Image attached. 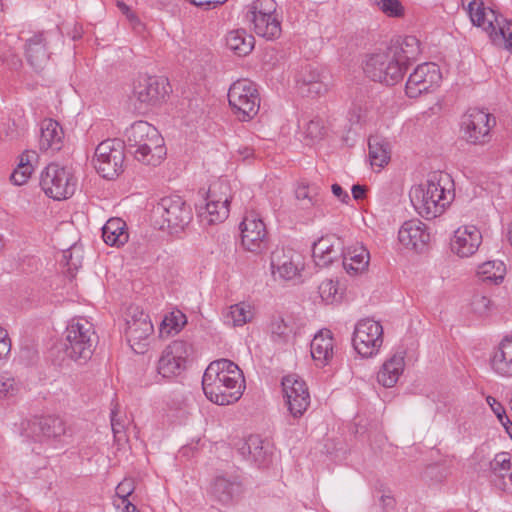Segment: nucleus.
<instances>
[{
  "mask_svg": "<svg viewBox=\"0 0 512 512\" xmlns=\"http://www.w3.org/2000/svg\"><path fill=\"white\" fill-rule=\"evenodd\" d=\"M205 396L218 405L238 401L245 389L243 373L237 364L228 359L211 362L202 377Z\"/></svg>",
  "mask_w": 512,
  "mask_h": 512,
  "instance_id": "f257e3e1",
  "label": "nucleus"
},
{
  "mask_svg": "<svg viewBox=\"0 0 512 512\" xmlns=\"http://www.w3.org/2000/svg\"><path fill=\"white\" fill-rule=\"evenodd\" d=\"M448 174L433 172L425 183L412 187L409 196L414 209L430 220L440 216L453 200V192L446 187Z\"/></svg>",
  "mask_w": 512,
  "mask_h": 512,
  "instance_id": "f03ea898",
  "label": "nucleus"
},
{
  "mask_svg": "<svg viewBox=\"0 0 512 512\" xmlns=\"http://www.w3.org/2000/svg\"><path fill=\"white\" fill-rule=\"evenodd\" d=\"M125 143L129 148H135V159L145 165L157 166L166 156L163 137L146 121H136L126 129Z\"/></svg>",
  "mask_w": 512,
  "mask_h": 512,
  "instance_id": "7ed1b4c3",
  "label": "nucleus"
},
{
  "mask_svg": "<svg viewBox=\"0 0 512 512\" xmlns=\"http://www.w3.org/2000/svg\"><path fill=\"white\" fill-rule=\"evenodd\" d=\"M97 336L93 324L84 318H73L66 328L65 353L73 361L85 364L91 359Z\"/></svg>",
  "mask_w": 512,
  "mask_h": 512,
  "instance_id": "20e7f679",
  "label": "nucleus"
},
{
  "mask_svg": "<svg viewBox=\"0 0 512 512\" xmlns=\"http://www.w3.org/2000/svg\"><path fill=\"white\" fill-rule=\"evenodd\" d=\"M467 10L474 25L482 27L494 42L502 43L512 53V21L506 20L490 8H485L481 0L476 5H467Z\"/></svg>",
  "mask_w": 512,
  "mask_h": 512,
  "instance_id": "39448f33",
  "label": "nucleus"
},
{
  "mask_svg": "<svg viewBox=\"0 0 512 512\" xmlns=\"http://www.w3.org/2000/svg\"><path fill=\"white\" fill-rule=\"evenodd\" d=\"M276 7L274 0H255L246 7V21L258 36L267 40L277 39L282 32Z\"/></svg>",
  "mask_w": 512,
  "mask_h": 512,
  "instance_id": "423d86ee",
  "label": "nucleus"
},
{
  "mask_svg": "<svg viewBox=\"0 0 512 512\" xmlns=\"http://www.w3.org/2000/svg\"><path fill=\"white\" fill-rule=\"evenodd\" d=\"M40 186L48 197L64 200L74 195L77 179L67 167L50 163L41 173Z\"/></svg>",
  "mask_w": 512,
  "mask_h": 512,
  "instance_id": "0eeeda50",
  "label": "nucleus"
},
{
  "mask_svg": "<svg viewBox=\"0 0 512 512\" xmlns=\"http://www.w3.org/2000/svg\"><path fill=\"white\" fill-rule=\"evenodd\" d=\"M228 101L240 121L251 120L260 108V96L256 84L247 79L238 80L230 86Z\"/></svg>",
  "mask_w": 512,
  "mask_h": 512,
  "instance_id": "6e6552de",
  "label": "nucleus"
},
{
  "mask_svg": "<svg viewBox=\"0 0 512 512\" xmlns=\"http://www.w3.org/2000/svg\"><path fill=\"white\" fill-rule=\"evenodd\" d=\"M154 212L162 219L160 229H167L170 233L184 230L193 217L191 207L178 195L163 197Z\"/></svg>",
  "mask_w": 512,
  "mask_h": 512,
  "instance_id": "1a4fd4ad",
  "label": "nucleus"
},
{
  "mask_svg": "<svg viewBox=\"0 0 512 512\" xmlns=\"http://www.w3.org/2000/svg\"><path fill=\"white\" fill-rule=\"evenodd\" d=\"M124 159V143L118 139H107L96 147L93 163L103 178L112 180L123 172Z\"/></svg>",
  "mask_w": 512,
  "mask_h": 512,
  "instance_id": "9d476101",
  "label": "nucleus"
},
{
  "mask_svg": "<svg viewBox=\"0 0 512 512\" xmlns=\"http://www.w3.org/2000/svg\"><path fill=\"white\" fill-rule=\"evenodd\" d=\"M192 344L184 340H175L163 350L157 365V372L163 378L171 379L182 375L193 356Z\"/></svg>",
  "mask_w": 512,
  "mask_h": 512,
  "instance_id": "9b49d317",
  "label": "nucleus"
},
{
  "mask_svg": "<svg viewBox=\"0 0 512 512\" xmlns=\"http://www.w3.org/2000/svg\"><path fill=\"white\" fill-rule=\"evenodd\" d=\"M352 344L363 358L373 357L383 344V327L372 319H362L354 328Z\"/></svg>",
  "mask_w": 512,
  "mask_h": 512,
  "instance_id": "f8f14e48",
  "label": "nucleus"
},
{
  "mask_svg": "<svg viewBox=\"0 0 512 512\" xmlns=\"http://www.w3.org/2000/svg\"><path fill=\"white\" fill-rule=\"evenodd\" d=\"M241 243L245 250L256 255L266 252L269 248V237L266 225L256 212L246 214L240 223Z\"/></svg>",
  "mask_w": 512,
  "mask_h": 512,
  "instance_id": "ddd939ff",
  "label": "nucleus"
},
{
  "mask_svg": "<svg viewBox=\"0 0 512 512\" xmlns=\"http://www.w3.org/2000/svg\"><path fill=\"white\" fill-rule=\"evenodd\" d=\"M495 118L484 110L469 109L461 121L463 138L471 144H484L489 141Z\"/></svg>",
  "mask_w": 512,
  "mask_h": 512,
  "instance_id": "4468645a",
  "label": "nucleus"
},
{
  "mask_svg": "<svg viewBox=\"0 0 512 512\" xmlns=\"http://www.w3.org/2000/svg\"><path fill=\"white\" fill-rule=\"evenodd\" d=\"M363 70L372 81L385 85H394L404 76L400 66L386 51L370 55L365 61Z\"/></svg>",
  "mask_w": 512,
  "mask_h": 512,
  "instance_id": "2eb2a0df",
  "label": "nucleus"
},
{
  "mask_svg": "<svg viewBox=\"0 0 512 512\" xmlns=\"http://www.w3.org/2000/svg\"><path fill=\"white\" fill-rule=\"evenodd\" d=\"M229 185L226 181L219 180L210 185L207 192L204 211L200 216L209 224L223 222L229 215Z\"/></svg>",
  "mask_w": 512,
  "mask_h": 512,
  "instance_id": "dca6fc26",
  "label": "nucleus"
},
{
  "mask_svg": "<svg viewBox=\"0 0 512 512\" xmlns=\"http://www.w3.org/2000/svg\"><path fill=\"white\" fill-rule=\"evenodd\" d=\"M290 414L301 417L310 405V394L305 381L297 374H288L281 381Z\"/></svg>",
  "mask_w": 512,
  "mask_h": 512,
  "instance_id": "f3484780",
  "label": "nucleus"
},
{
  "mask_svg": "<svg viewBox=\"0 0 512 512\" xmlns=\"http://www.w3.org/2000/svg\"><path fill=\"white\" fill-rule=\"evenodd\" d=\"M65 432V422L58 416L33 417L22 424V434L39 442L59 438Z\"/></svg>",
  "mask_w": 512,
  "mask_h": 512,
  "instance_id": "a211bd4d",
  "label": "nucleus"
},
{
  "mask_svg": "<svg viewBox=\"0 0 512 512\" xmlns=\"http://www.w3.org/2000/svg\"><path fill=\"white\" fill-rule=\"evenodd\" d=\"M296 87L302 96L312 98L322 96L329 89V75L318 66L307 64L296 76Z\"/></svg>",
  "mask_w": 512,
  "mask_h": 512,
  "instance_id": "6ab92c4d",
  "label": "nucleus"
},
{
  "mask_svg": "<svg viewBox=\"0 0 512 512\" xmlns=\"http://www.w3.org/2000/svg\"><path fill=\"white\" fill-rule=\"evenodd\" d=\"M441 80L439 67L432 62H426L418 65L413 73L410 74L405 91L409 98H417L422 93L429 92Z\"/></svg>",
  "mask_w": 512,
  "mask_h": 512,
  "instance_id": "aec40b11",
  "label": "nucleus"
},
{
  "mask_svg": "<svg viewBox=\"0 0 512 512\" xmlns=\"http://www.w3.org/2000/svg\"><path fill=\"white\" fill-rule=\"evenodd\" d=\"M272 274L275 279L292 280L303 268L302 257L290 248L277 247L270 257Z\"/></svg>",
  "mask_w": 512,
  "mask_h": 512,
  "instance_id": "412c9836",
  "label": "nucleus"
},
{
  "mask_svg": "<svg viewBox=\"0 0 512 512\" xmlns=\"http://www.w3.org/2000/svg\"><path fill=\"white\" fill-rule=\"evenodd\" d=\"M126 325V337L131 348L138 354L144 353L146 341L154 330L149 316L140 311L127 319Z\"/></svg>",
  "mask_w": 512,
  "mask_h": 512,
  "instance_id": "4be33fe9",
  "label": "nucleus"
},
{
  "mask_svg": "<svg viewBox=\"0 0 512 512\" xmlns=\"http://www.w3.org/2000/svg\"><path fill=\"white\" fill-rule=\"evenodd\" d=\"M169 88V83L165 78L144 77L135 85L134 95L142 104L155 105L165 99Z\"/></svg>",
  "mask_w": 512,
  "mask_h": 512,
  "instance_id": "5701e85b",
  "label": "nucleus"
},
{
  "mask_svg": "<svg viewBox=\"0 0 512 512\" xmlns=\"http://www.w3.org/2000/svg\"><path fill=\"white\" fill-rule=\"evenodd\" d=\"M386 52L404 74L408 66L420 55V43L415 36H405L392 41Z\"/></svg>",
  "mask_w": 512,
  "mask_h": 512,
  "instance_id": "b1692460",
  "label": "nucleus"
},
{
  "mask_svg": "<svg viewBox=\"0 0 512 512\" xmlns=\"http://www.w3.org/2000/svg\"><path fill=\"white\" fill-rule=\"evenodd\" d=\"M239 454L258 467L267 466L272 459L273 447L259 435H250L238 448Z\"/></svg>",
  "mask_w": 512,
  "mask_h": 512,
  "instance_id": "393cba45",
  "label": "nucleus"
},
{
  "mask_svg": "<svg viewBox=\"0 0 512 512\" xmlns=\"http://www.w3.org/2000/svg\"><path fill=\"white\" fill-rule=\"evenodd\" d=\"M482 243V234L474 225L459 227L451 240V250L459 257H470Z\"/></svg>",
  "mask_w": 512,
  "mask_h": 512,
  "instance_id": "a878e982",
  "label": "nucleus"
},
{
  "mask_svg": "<svg viewBox=\"0 0 512 512\" xmlns=\"http://www.w3.org/2000/svg\"><path fill=\"white\" fill-rule=\"evenodd\" d=\"M242 491L243 485L237 475H218L211 485L212 496L222 504L232 503Z\"/></svg>",
  "mask_w": 512,
  "mask_h": 512,
  "instance_id": "bb28decb",
  "label": "nucleus"
},
{
  "mask_svg": "<svg viewBox=\"0 0 512 512\" xmlns=\"http://www.w3.org/2000/svg\"><path fill=\"white\" fill-rule=\"evenodd\" d=\"M343 251L340 239L334 236L321 237L314 243L312 253L315 264L319 267H328L341 258Z\"/></svg>",
  "mask_w": 512,
  "mask_h": 512,
  "instance_id": "cd10ccee",
  "label": "nucleus"
},
{
  "mask_svg": "<svg viewBox=\"0 0 512 512\" xmlns=\"http://www.w3.org/2000/svg\"><path fill=\"white\" fill-rule=\"evenodd\" d=\"M492 371L500 377H512V337H505L493 350L490 359Z\"/></svg>",
  "mask_w": 512,
  "mask_h": 512,
  "instance_id": "c85d7f7f",
  "label": "nucleus"
},
{
  "mask_svg": "<svg viewBox=\"0 0 512 512\" xmlns=\"http://www.w3.org/2000/svg\"><path fill=\"white\" fill-rule=\"evenodd\" d=\"M429 238V233L425 231V225L418 220L404 222L398 232L399 241L412 249L423 248Z\"/></svg>",
  "mask_w": 512,
  "mask_h": 512,
  "instance_id": "c756f323",
  "label": "nucleus"
},
{
  "mask_svg": "<svg viewBox=\"0 0 512 512\" xmlns=\"http://www.w3.org/2000/svg\"><path fill=\"white\" fill-rule=\"evenodd\" d=\"M26 58L28 63L37 72L43 70L48 63L50 54L46 47V40L43 32H39L27 40Z\"/></svg>",
  "mask_w": 512,
  "mask_h": 512,
  "instance_id": "7c9ffc66",
  "label": "nucleus"
},
{
  "mask_svg": "<svg viewBox=\"0 0 512 512\" xmlns=\"http://www.w3.org/2000/svg\"><path fill=\"white\" fill-rule=\"evenodd\" d=\"M63 136V129L57 121L45 119L41 123L40 149L52 151L60 150Z\"/></svg>",
  "mask_w": 512,
  "mask_h": 512,
  "instance_id": "2f4dec72",
  "label": "nucleus"
},
{
  "mask_svg": "<svg viewBox=\"0 0 512 512\" xmlns=\"http://www.w3.org/2000/svg\"><path fill=\"white\" fill-rule=\"evenodd\" d=\"M311 356L325 365L333 356V337L330 330H322L311 341Z\"/></svg>",
  "mask_w": 512,
  "mask_h": 512,
  "instance_id": "473e14b6",
  "label": "nucleus"
},
{
  "mask_svg": "<svg viewBox=\"0 0 512 512\" xmlns=\"http://www.w3.org/2000/svg\"><path fill=\"white\" fill-rule=\"evenodd\" d=\"M404 366V356L401 353L393 355L383 363L381 370L378 372L377 380L379 384L388 388L393 387L402 374Z\"/></svg>",
  "mask_w": 512,
  "mask_h": 512,
  "instance_id": "72a5a7b5",
  "label": "nucleus"
},
{
  "mask_svg": "<svg viewBox=\"0 0 512 512\" xmlns=\"http://www.w3.org/2000/svg\"><path fill=\"white\" fill-rule=\"evenodd\" d=\"M344 269L348 273H358L365 270L369 264V252L363 246L343 249L341 258Z\"/></svg>",
  "mask_w": 512,
  "mask_h": 512,
  "instance_id": "f704fd0d",
  "label": "nucleus"
},
{
  "mask_svg": "<svg viewBox=\"0 0 512 512\" xmlns=\"http://www.w3.org/2000/svg\"><path fill=\"white\" fill-rule=\"evenodd\" d=\"M104 242L110 246H122L129 238L127 225L121 218H110L102 227Z\"/></svg>",
  "mask_w": 512,
  "mask_h": 512,
  "instance_id": "c9c22d12",
  "label": "nucleus"
},
{
  "mask_svg": "<svg viewBox=\"0 0 512 512\" xmlns=\"http://www.w3.org/2000/svg\"><path fill=\"white\" fill-rule=\"evenodd\" d=\"M227 47L238 56H246L251 53L255 45V39L244 29L230 31L226 36Z\"/></svg>",
  "mask_w": 512,
  "mask_h": 512,
  "instance_id": "e433bc0d",
  "label": "nucleus"
},
{
  "mask_svg": "<svg viewBox=\"0 0 512 512\" xmlns=\"http://www.w3.org/2000/svg\"><path fill=\"white\" fill-rule=\"evenodd\" d=\"M369 158L373 167L382 168L388 164L391 157L390 145L381 136H371L368 141Z\"/></svg>",
  "mask_w": 512,
  "mask_h": 512,
  "instance_id": "4c0bfd02",
  "label": "nucleus"
},
{
  "mask_svg": "<svg viewBox=\"0 0 512 512\" xmlns=\"http://www.w3.org/2000/svg\"><path fill=\"white\" fill-rule=\"evenodd\" d=\"M477 274L482 282L499 284L504 279L505 266L501 261H487L479 265Z\"/></svg>",
  "mask_w": 512,
  "mask_h": 512,
  "instance_id": "58836bf2",
  "label": "nucleus"
},
{
  "mask_svg": "<svg viewBox=\"0 0 512 512\" xmlns=\"http://www.w3.org/2000/svg\"><path fill=\"white\" fill-rule=\"evenodd\" d=\"M271 338L274 342L287 343L293 333V323L287 321L281 315H274L269 325Z\"/></svg>",
  "mask_w": 512,
  "mask_h": 512,
  "instance_id": "ea45409f",
  "label": "nucleus"
},
{
  "mask_svg": "<svg viewBox=\"0 0 512 512\" xmlns=\"http://www.w3.org/2000/svg\"><path fill=\"white\" fill-rule=\"evenodd\" d=\"M253 318L251 306L245 302L229 307L228 311L224 314L225 323L232 326H242Z\"/></svg>",
  "mask_w": 512,
  "mask_h": 512,
  "instance_id": "a19ab883",
  "label": "nucleus"
},
{
  "mask_svg": "<svg viewBox=\"0 0 512 512\" xmlns=\"http://www.w3.org/2000/svg\"><path fill=\"white\" fill-rule=\"evenodd\" d=\"M511 457L506 452H501L495 455L494 459L489 463V475L493 484H498L499 477L508 472Z\"/></svg>",
  "mask_w": 512,
  "mask_h": 512,
  "instance_id": "79ce46f5",
  "label": "nucleus"
},
{
  "mask_svg": "<svg viewBox=\"0 0 512 512\" xmlns=\"http://www.w3.org/2000/svg\"><path fill=\"white\" fill-rule=\"evenodd\" d=\"M319 188L316 185L301 183L295 190L297 200L302 202L304 208H309L317 204Z\"/></svg>",
  "mask_w": 512,
  "mask_h": 512,
  "instance_id": "37998d69",
  "label": "nucleus"
},
{
  "mask_svg": "<svg viewBox=\"0 0 512 512\" xmlns=\"http://www.w3.org/2000/svg\"><path fill=\"white\" fill-rule=\"evenodd\" d=\"M470 307L474 314L484 317L493 311L494 303L488 296L476 292L471 298Z\"/></svg>",
  "mask_w": 512,
  "mask_h": 512,
  "instance_id": "c03bdc74",
  "label": "nucleus"
},
{
  "mask_svg": "<svg viewBox=\"0 0 512 512\" xmlns=\"http://www.w3.org/2000/svg\"><path fill=\"white\" fill-rule=\"evenodd\" d=\"M371 2L387 17L401 18L404 16L405 9L399 0H371Z\"/></svg>",
  "mask_w": 512,
  "mask_h": 512,
  "instance_id": "a18cd8bd",
  "label": "nucleus"
},
{
  "mask_svg": "<svg viewBox=\"0 0 512 512\" xmlns=\"http://www.w3.org/2000/svg\"><path fill=\"white\" fill-rule=\"evenodd\" d=\"M320 297L327 303H332L336 300L338 293V282L331 279H326L321 282L318 287Z\"/></svg>",
  "mask_w": 512,
  "mask_h": 512,
  "instance_id": "49530a36",
  "label": "nucleus"
},
{
  "mask_svg": "<svg viewBox=\"0 0 512 512\" xmlns=\"http://www.w3.org/2000/svg\"><path fill=\"white\" fill-rule=\"evenodd\" d=\"M305 135L312 141L319 140L325 134V126L323 120L315 118L310 120L305 126Z\"/></svg>",
  "mask_w": 512,
  "mask_h": 512,
  "instance_id": "de8ad7c7",
  "label": "nucleus"
},
{
  "mask_svg": "<svg viewBox=\"0 0 512 512\" xmlns=\"http://www.w3.org/2000/svg\"><path fill=\"white\" fill-rule=\"evenodd\" d=\"M33 171L32 165L18 163L17 168L10 175V180L14 185L21 186L30 178Z\"/></svg>",
  "mask_w": 512,
  "mask_h": 512,
  "instance_id": "09e8293b",
  "label": "nucleus"
},
{
  "mask_svg": "<svg viewBox=\"0 0 512 512\" xmlns=\"http://www.w3.org/2000/svg\"><path fill=\"white\" fill-rule=\"evenodd\" d=\"M186 316L180 312H172L170 316H166L162 322L164 327H168V332L174 330L176 333L180 331V329L186 324Z\"/></svg>",
  "mask_w": 512,
  "mask_h": 512,
  "instance_id": "8fccbe9b",
  "label": "nucleus"
},
{
  "mask_svg": "<svg viewBox=\"0 0 512 512\" xmlns=\"http://www.w3.org/2000/svg\"><path fill=\"white\" fill-rule=\"evenodd\" d=\"M135 484L131 478H125L116 487V496L121 500V503H125L128 497L134 492Z\"/></svg>",
  "mask_w": 512,
  "mask_h": 512,
  "instance_id": "3c124183",
  "label": "nucleus"
},
{
  "mask_svg": "<svg viewBox=\"0 0 512 512\" xmlns=\"http://www.w3.org/2000/svg\"><path fill=\"white\" fill-rule=\"evenodd\" d=\"M16 390L13 378L7 375H0V398L11 396Z\"/></svg>",
  "mask_w": 512,
  "mask_h": 512,
  "instance_id": "603ef678",
  "label": "nucleus"
},
{
  "mask_svg": "<svg viewBox=\"0 0 512 512\" xmlns=\"http://www.w3.org/2000/svg\"><path fill=\"white\" fill-rule=\"evenodd\" d=\"M497 488L503 491L512 490V464H509L508 472L503 477H499L498 484H494Z\"/></svg>",
  "mask_w": 512,
  "mask_h": 512,
  "instance_id": "864d4df0",
  "label": "nucleus"
},
{
  "mask_svg": "<svg viewBox=\"0 0 512 512\" xmlns=\"http://www.w3.org/2000/svg\"><path fill=\"white\" fill-rule=\"evenodd\" d=\"M487 402L490 405L491 409L497 416L500 422H503V419L506 418V412L504 407L499 403L495 398L489 396L487 397Z\"/></svg>",
  "mask_w": 512,
  "mask_h": 512,
  "instance_id": "5fc2aeb1",
  "label": "nucleus"
},
{
  "mask_svg": "<svg viewBox=\"0 0 512 512\" xmlns=\"http://www.w3.org/2000/svg\"><path fill=\"white\" fill-rule=\"evenodd\" d=\"M367 119L366 110L361 106L355 105L350 111V121L353 123H362Z\"/></svg>",
  "mask_w": 512,
  "mask_h": 512,
  "instance_id": "6e6d98bb",
  "label": "nucleus"
},
{
  "mask_svg": "<svg viewBox=\"0 0 512 512\" xmlns=\"http://www.w3.org/2000/svg\"><path fill=\"white\" fill-rule=\"evenodd\" d=\"M11 344L7 332L0 327V358L10 352Z\"/></svg>",
  "mask_w": 512,
  "mask_h": 512,
  "instance_id": "4d7b16f0",
  "label": "nucleus"
},
{
  "mask_svg": "<svg viewBox=\"0 0 512 512\" xmlns=\"http://www.w3.org/2000/svg\"><path fill=\"white\" fill-rule=\"evenodd\" d=\"M331 189H332V193L334 194L335 197H337L342 203H345V204H348L349 201H350V196L349 194L343 190V188L335 183L331 186Z\"/></svg>",
  "mask_w": 512,
  "mask_h": 512,
  "instance_id": "13d9d810",
  "label": "nucleus"
},
{
  "mask_svg": "<svg viewBox=\"0 0 512 512\" xmlns=\"http://www.w3.org/2000/svg\"><path fill=\"white\" fill-rule=\"evenodd\" d=\"M128 21L130 22L132 28L137 32L140 33L144 29V25L139 20V18L132 12L127 16Z\"/></svg>",
  "mask_w": 512,
  "mask_h": 512,
  "instance_id": "bf43d9fd",
  "label": "nucleus"
},
{
  "mask_svg": "<svg viewBox=\"0 0 512 512\" xmlns=\"http://www.w3.org/2000/svg\"><path fill=\"white\" fill-rule=\"evenodd\" d=\"M366 187L363 185H353L352 187V196L355 200H361L365 197Z\"/></svg>",
  "mask_w": 512,
  "mask_h": 512,
  "instance_id": "052dcab7",
  "label": "nucleus"
},
{
  "mask_svg": "<svg viewBox=\"0 0 512 512\" xmlns=\"http://www.w3.org/2000/svg\"><path fill=\"white\" fill-rule=\"evenodd\" d=\"M111 427L115 436L121 433L123 429V426L116 419V412L114 410L111 412Z\"/></svg>",
  "mask_w": 512,
  "mask_h": 512,
  "instance_id": "680f3d73",
  "label": "nucleus"
},
{
  "mask_svg": "<svg viewBox=\"0 0 512 512\" xmlns=\"http://www.w3.org/2000/svg\"><path fill=\"white\" fill-rule=\"evenodd\" d=\"M189 1L196 6H204V5H211V4H222L226 0H189Z\"/></svg>",
  "mask_w": 512,
  "mask_h": 512,
  "instance_id": "e2e57ef3",
  "label": "nucleus"
},
{
  "mask_svg": "<svg viewBox=\"0 0 512 512\" xmlns=\"http://www.w3.org/2000/svg\"><path fill=\"white\" fill-rule=\"evenodd\" d=\"M124 508H123V512H139V510L137 509V507L132 504L130 501H126L125 503H121Z\"/></svg>",
  "mask_w": 512,
  "mask_h": 512,
  "instance_id": "0e129e2a",
  "label": "nucleus"
},
{
  "mask_svg": "<svg viewBox=\"0 0 512 512\" xmlns=\"http://www.w3.org/2000/svg\"><path fill=\"white\" fill-rule=\"evenodd\" d=\"M501 424L504 426L506 432L512 438V422L509 420V418L507 416H506V418L503 419V422H501Z\"/></svg>",
  "mask_w": 512,
  "mask_h": 512,
  "instance_id": "69168bd1",
  "label": "nucleus"
},
{
  "mask_svg": "<svg viewBox=\"0 0 512 512\" xmlns=\"http://www.w3.org/2000/svg\"><path fill=\"white\" fill-rule=\"evenodd\" d=\"M253 149L250 147H244L243 149L239 150V153L243 155L244 159H248L253 156Z\"/></svg>",
  "mask_w": 512,
  "mask_h": 512,
  "instance_id": "338daca9",
  "label": "nucleus"
},
{
  "mask_svg": "<svg viewBox=\"0 0 512 512\" xmlns=\"http://www.w3.org/2000/svg\"><path fill=\"white\" fill-rule=\"evenodd\" d=\"M31 156L29 152H24L21 154L20 156V160H19V163H23V164H27V165H32L31 164Z\"/></svg>",
  "mask_w": 512,
  "mask_h": 512,
  "instance_id": "774afa93",
  "label": "nucleus"
}]
</instances>
